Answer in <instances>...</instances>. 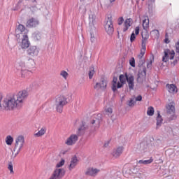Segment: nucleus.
Wrapping results in <instances>:
<instances>
[{
	"label": "nucleus",
	"instance_id": "obj_1",
	"mask_svg": "<svg viewBox=\"0 0 179 179\" xmlns=\"http://www.w3.org/2000/svg\"><path fill=\"white\" fill-rule=\"evenodd\" d=\"M27 97H29V92L27 90L20 91L17 94L6 98L3 101V107L6 111H13L15 108L20 110Z\"/></svg>",
	"mask_w": 179,
	"mask_h": 179
},
{
	"label": "nucleus",
	"instance_id": "obj_2",
	"mask_svg": "<svg viewBox=\"0 0 179 179\" xmlns=\"http://www.w3.org/2000/svg\"><path fill=\"white\" fill-rule=\"evenodd\" d=\"M68 104V99L64 95H58L55 97V106L57 113H62L64 106Z\"/></svg>",
	"mask_w": 179,
	"mask_h": 179
},
{
	"label": "nucleus",
	"instance_id": "obj_3",
	"mask_svg": "<svg viewBox=\"0 0 179 179\" xmlns=\"http://www.w3.org/2000/svg\"><path fill=\"white\" fill-rule=\"evenodd\" d=\"M94 23H96V16L93 14L89 16V27L90 31V41L92 43H96V38L94 37V33H96V27H94Z\"/></svg>",
	"mask_w": 179,
	"mask_h": 179
},
{
	"label": "nucleus",
	"instance_id": "obj_4",
	"mask_svg": "<svg viewBox=\"0 0 179 179\" xmlns=\"http://www.w3.org/2000/svg\"><path fill=\"white\" fill-rule=\"evenodd\" d=\"M104 26L106 33L111 36L114 33V25L113 24V17L111 15L106 19Z\"/></svg>",
	"mask_w": 179,
	"mask_h": 179
},
{
	"label": "nucleus",
	"instance_id": "obj_5",
	"mask_svg": "<svg viewBox=\"0 0 179 179\" xmlns=\"http://www.w3.org/2000/svg\"><path fill=\"white\" fill-rule=\"evenodd\" d=\"M23 146H24V136L22 135L18 136L15 139V144L13 151L16 152L17 149V153H20Z\"/></svg>",
	"mask_w": 179,
	"mask_h": 179
},
{
	"label": "nucleus",
	"instance_id": "obj_6",
	"mask_svg": "<svg viewBox=\"0 0 179 179\" xmlns=\"http://www.w3.org/2000/svg\"><path fill=\"white\" fill-rule=\"evenodd\" d=\"M96 117H94L91 122L92 131H96V129L100 128V122L102 121L101 114H98Z\"/></svg>",
	"mask_w": 179,
	"mask_h": 179
},
{
	"label": "nucleus",
	"instance_id": "obj_7",
	"mask_svg": "<svg viewBox=\"0 0 179 179\" xmlns=\"http://www.w3.org/2000/svg\"><path fill=\"white\" fill-rule=\"evenodd\" d=\"M164 55L162 57L163 62H167L169 59H174L176 52L174 50L170 51V50L166 49L164 52Z\"/></svg>",
	"mask_w": 179,
	"mask_h": 179
},
{
	"label": "nucleus",
	"instance_id": "obj_8",
	"mask_svg": "<svg viewBox=\"0 0 179 179\" xmlns=\"http://www.w3.org/2000/svg\"><path fill=\"white\" fill-rule=\"evenodd\" d=\"M125 76L129 90H134V87H135V77L132 74H128L127 73H125Z\"/></svg>",
	"mask_w": 179,
	"mask_h": 179
},
{
	"label": "nucleus",
	"instance_id": "obj_9",
	"mask_svg": "<svg viewBox=\"0 0 179 179\" xmlns=\"http://www.w3.org/2000/svg\"><path fill=\"white\" fill-rule=\"evenodd\" d=\"M145 79H146V67H142L138 69L137 82L138 83H143Z\"/></svg>",
	"mask_w": 179,
	"mask_h": 179
},
{
	"label": "nucleus",
	"instance_id": "obj_10",
	"mask_svg": "<svg viewBox=\"0 0 179 179\" xmlns=\"http://www.w3.org/2000/svg\"><path fill=\"white\" fill-rule=\"evenodd\" d=\"M39 50L37 48V46H29L27 50V55H29L31 58H34L38 55Z\"/></svg>",
	"mask_w": 179,
	"mask_h": 179
},
{
	"label": "nucleus",
	"instance_id": "obj_11",
	"mask_svg": "<svg viewBox=\"0 0 179 179\" xmlns=\"http://www.w3.org/2000/svg\"><path fill=\"white\" fill-rule=\"evenodd\" d=\"M124 174H129V176H137L139 177L141 176V173H139V169L136 167H131L128 169H124L123 170Z\"/></svg>",
	"mask_w": 179,
	"mask_h": 179
},
{
	"label": "nucleus",
	"instance_id": "obj_12",
	"mask_svg": "<svg viewBox=\"0 0 179 179\" xmlns=\"http://www.w3.org/2000/svg\"><path fill=\"white\" fill-rule=\"evenodd\" d=\"M20 47H21L22 50L29 48V47H30V41H29V36H27V34L23 35Z\"/></svg>",
	"mask_w": 179,
	"mask_h": 179
},
{
	"label": "nucleus",
	"instance_id": "obj_13",
	"mask_svg": "<svg viewBox=\"0 0 179 179\" xmlns=\"http://www.w3.org/2000/svg\"><path fill=\"white\" fill-rule=\"evenodd\" d=\"M166 110L168 114H172V115L169 117V121H173V120H176V115H174L176 108L174 107V106H173V104H171V103L166 106Z\"/></svg>",
	"mask_w": 179,
	"mask_h": 179
},
{
	"label": "nucleus",
	"instance_id": "obj_14",
	"mask_svg": "<svg viewBox=\"0 0 179 179\" xmlns=\"http://www.w3.org/2000/svg\"><path fill=\"white\" fill-rule=\"evenodd\" d=\"M78 142V135L72 134L67 138L65 143L68 145V146H72V145H75Z\"/></svg>",
	"mask_w": 179,
	"mask_h": 179
},
{
	"label": "nucleus",
	"instance_id": "obj_15",
	"mask_svg": "<svg viewBox=\"0 0 179 179\" xmlns=\"http://www.w3.org/2000/svg\"><path fill=\"white\" fill-rule=\"evenodd\" d=\"M106 87H107V80L103 78H101L100 83H96L94 87V89H101V90H104Z\"/></svg>",
	"mask_w": 179,
	"mask_h": 179
},
{
	"label": "nucleus",
	"instance_id": "obj_16",
	"mask_svg": "<svg viewBox=\"0 0 179 179\" xmlns=\"http://www.w3.org/2000/svg\"><path fill=\"white\" fill-rule=\"evenodd\" d=\"M100 169L94 168H88L85 172V176H90L91 177H96L97 173H99Z\"/></svg>",
	"mask_w": 179,
	"mask_h": 179
},
{
	"label": "nucleus",
	"instance_id": "obj_17",
	"mask_svg": "<svg viewBox=\"0 0 179 179\" xmlns=\"http://www.w3.org/2000/svg\"><path fill=\"white\" fill-rule=\"evenodd\" d=\"M16 33H18V34H21L22 37L24 36V34H27V29H26V27L23 24H19L15 29Z\"/></svg>",
	"mask_w": 179,
	"mask_h": 179
},
{
	"label": "nucleus",
	"instance_id": "obj_18",
	"mask_svg": "<svg viewBox=\"0 0 179 179\" xmlns=\"http://www.w3.org/2000/svg\"><path fill=\"white\" fill-rule=\"evenodd\" d=\"M79 162V159H78V157L76 155H74L72 157L70 164L69 166V169L73 170V169H75L76 166H78V163Z\"/></svg>",
	"mask_w": 179,
	"mask_h": 179
},
{
	"label": "nucleus",
	"instance_id": "obj_19",
	"mask_svg": "<svg viewBox=\"0 0 179 179\" xmlns=\"http://www.w3.org/2000/svg\"><path fill=\"white\" fill-rule=\"evenodd\" d=\"M38 24H39L38 20L34 18H31L27 22L26 27H29V28L36 27V26H38Z\"/></svg>",
	"mask_w": 179,
	"mask_h": 179
},
{
	"label": "nucleus",
	"instance_id": "obj_20",
	"mask_svg": "<svg viewBox=\"0 0 179 179\" xmlns=\"http://www.w3.org/2000/svg\"><path fill=\"white\" fill-rule=\"evenodd\" d=\"M142 47H146V41L149 39V34L148 31L142 32Z\"/></svg>",
	"mask_w": 179,
	"mask_h": 179
},
{
	"label": "nucleus",
	"instance_id": "obj_21",
	"mask_svg": "<svg viewBox=\"0 0 179 179\" xmlns=\"http://www.w3.org/2000/svg\"><path fill=\"white\" fill-rule=\"evenodd\" d=\"M123 150H124L123 147H119L117 149L114 150L112 153L113 157H120V156L122 155Z\"/></svg>",
	"mask_w": 179,
	"mask_h": 179
},
{
	"label": "nucleus",
	"instance_id": "obj_22",
	"mask_svg": "<svg viewBox=\"0 0 179 179\" xmlns=\"http://www.w3.org/2000/svg\"><path fill=\"white\" fill-rule=\"evenodd\" d=\"M166 88L168 89V92L169 93H177V87H176V85H174V84H167L166 85Z\"/></svg>",
	"mask_w": 179,
	"mask_h": 179
},
{
	"label": "nucleus",
	"instance_id": "obj_23",
	"mask_svg": "<svg viewBox=\"0 0 179 179\" xmlns=\"http://www.w3.org/2000/svg\"><path fill=\"white\" fill-rule=\"evenodd\" d=\"M85 131H86L85 124V122H82L81 126L78 129L77 135H78V136L83 135V134H85Z\"/></svg>",
	"mask_w": 179,
	"mask_h": 179
},
{
	"label": "nucleus",
	"instance_id": "obj_24",
	"mask_svg": "<svg viewBox=\"0 0 179 179\" xmlns=\"http://www.w3.org/2000/svg\"><path fill=\"white\" fill-rule=\"evenodd\" d=\"M131 22H132V19L131 18H127L125 21H124V27L123 28V31L125 32L127 31V30H128V29H129V27H131Z\"/></svg>",
	"mask_w": 179,
	"mask_h": 179
},
{
	"label": "nucleus",
	"instance_id": "obj_25",
	"mask_svg": "<svg viewBox=\"0 0 179 179\" xmlns=\"http://www.w3.org/2000/svg\"><path fill=\"white\" fill-rule=\"evenodd\" d=\"M27 66L29 68V69H31L32 68H34L36 66V62H34V59H28L27 62Z\"/></svg>",
	"mask_w": 179,
	"mask_h": 179
},
{
	"label": "nucleus",
	"instance_id": "obj_26",
	"mask_svg": "<svg viewBox=\"0 0 179 179\" xmlns=\"http://www.w3.org/2000/svg\"><path fill=\"white\" fill-rule=\"evenodd\" d=\"M47 132V129L45 127H43L41 130H39L37 133L34 134V136H37V138H40V136H43Z\"/></svg>",
	"mask_w": 179,
	"mask_h": 179
},
{
	"label": "nucleus",
	"instance_id": "obj_27",
	"mask_svg": "<svg viewBox=\"0 0 179 179\" xmlns=\"http://www.w3.org/2000/svg\"><path fill=\"white\" fill-rule=\"evenodd\" d=\"M157 127H160L163 123V118H162V115H160V111L157 110Z\"/></svg>",
	"mask_w": 179,
	"mask_h": 179
},
{
	"label": "nucleus",
	"instance_id": "obj_28",
	"mask_svg": "<svg viewBox=\"0 0 179 179\" xmlns=\"http://www.w3.org/2000/svg\"><path fill=\"white\" fill-rule=\"evenodd\" d=\"M32 37L35 41H40V40H41V34L36 31L32 34Z\"/></svg>",
	"mask_w": 179,
	"mask_h": 179
},
{
	"label": "nucleus",
	"instance_id": "obj_29",
	"mask_svg": "<svg viewBox=\"0 0 179 179\" xmlns=\"http://www.w3.org/2000/svg\"><path fill=\"white\" fill-rule=\"evenodd\" d=\"M150 163H153V158L150 157L148 160H139L138 164H150Z\"/></svg>",
	"mask_w": 179,
	"mask_h": 179
},
{
	"label": "nucleus",
	"instance_id": "obj_30",
	"mask_svg": "<svg viewBox=\"0 0 179 179\" xmlns=\"http://www.w3.org/2000/svg\"><path fill=\"white\" fill-rule=\"evenodd\" d=\"M118 80V78L117 77H113V87H112V90L113 92H117V82Z\"/></svg>",
	"mask_w": 179,
	"mask_h": 179
},
{
	"label": "nucleus",
	"instance_id": "obj_31",
	"mask_svg": "<svg viewBox=\"0 0 179 179\" xmlns=\"http://www.w3.org/2000/svg\"><path fill=\"white\" fill-rule=\"evenodd\" d=\"M142 50H141V52L139 55H138V59H143V55H145V52H146V47H142Z\"/></svg>",
	"mask_w": 179,
	"mask_h": 179
},
{
	"label": "nucleus",
	"instance_id": "obj_32",
	"mask_svg": "<svg viewBox=\"0 0 179 179\" xmlns=\"http://www.w3.org/2000/svg\"><path fill=\"white\" fill-rule=\"evenodd\" d=\"M94 66H92L90 68L89 72H88V75H89V78L90 79H93V75H94Z\"/></svg>",
	"mask_w": 179,
	"mask_h": 179
},
{
	"label": "nucleus",
	"instance_id": "obj_33",
	"mask_svg": "<svg viewBox=\"0 0 179 179\" xmlns=\"http://www.w3.org/2000/svg\"><path fill=\"white\" fill-rule=\"evenodd\" d=\"M147 114L150 117H152V115H154V114H155V108H153V106L148 107V110H147Z\"/></svg>",
	"mask_w": 179,
	"mask_h": 179
},
{
	"label": "nucleus",
	"instance_id": "obj_34",
	"mask_svg": "<svg viewBox=\"0 0 179 179\" xmlns=\"http://www.w3.org/2000/svg\"><path fill=\"white\" fill-rule=\"evenodd\" d=\"M146 62V61L145 60V59H138V66L139 69H142V68H146L145 66H143V64Z\"/></svg>",
	"mask_w": 179,
	"mask_h": 179
},
{
	"label": "nucleus",
	"instance_id": "obj_35",
	"mask_svg": "<svg viewBox=\"0 0 179 179\" xmlns=\"http://www.w3.org/2000/svg\"><path fill=\"white\" fill-rule=\"evenodd\" d=\"M119 80L120 83H122V85H124V83L127 82V77L125 76V73L124 74H121L119 77Z\"/></svg>",
	"mask_w": 179,
	"mask_h": 179
},
{
	"label": "nucleus",
	"instance_id": "obj_36",
	"mask_svg": "<svg viewBox=\"0 0 179 179\" xmlns=\"http://www.w3.org/2000/svg\"><path fill=\"white\" fill-rule=\"evenodd\" d=\"M8 169L9 170L10 174H14L15 171H13V164L11 161L8 162Z\"/></svg>",
	"mask_w": 179,
	"mask_h": 179
},
{
	"label": "nucleus",
	"instance_id": "obj_37",
	"mask_svg": "<svg viewBox=\"0 0 179 179\" xmlns=\"http://www.w3.org/2000/svg\"><path fill=\"white\" fill-rule=\"evenodd\" d=\"M143 27L144 30H148L149 29V19L144 20L143 21Z\"/></svg>",
	"mask_w": 179,
	"mask_h": 179
},
{
	"label": "nucleus",
	"instance_id": "obj_38",
	"mask_svg": "<svg viewBox=\"0 0 179 179\" xmlns=\"http://www.w3.org/2000/svg\"><path fill=\"white\" fill-rule=\"evenodd\" d=\"M6 143L7 145H10L13 143V137H11L10 136H8L6 138Z\"/></svg>",
	"mask_w": 179,
	"mask_h": 179
},
{
	"label": "nucleus",
	"instance_id": "obj_39",
	"mask_svg": "<svg viewBox=\"0 0 179 179\" xmlns=\"http://www.w3.org/2000/svg\"><path fill=\"white\" fill-rule=\"evenodd\" d=\"M69 73L68 72H66V71H62L60 72V76H62V78H64V79H67L68 78V76H69Z\"/></svg>",
	"mask_w": 179,
	"mask_h": 179
},
{
	"label": "nucleus",
	"instance_id": "obj_40",
	"mask_svg": "<svg viewBox=\"0 0 179 179\" xmlns=\"http://www.w3.org/2000/svg\"><path fill=\"white\" fill-rule=\"evenodd\" d=\"M134 100V99H131L129 101L127 102V106H129V107H134L136 103Z\"/></svg>",
	"mask_w": 179,
	"mask_h": 179
},
{
	"label": "nucleus",
	"instance_id": "obj_41",
	"mask_svg": "<svg viewBox=\"0 0 179 179\" xmlns=\"http://www.w3.org/2000/svg\"><path fill=\"white\" fill-rule=\"evenodd\" d=\"M105 113L107 115H111V114H113V108L110 107L106 108Z\"/></svg>",
	"mask_w": 179,
	"mask_h": 179
},
{
	"label": "nucleus",
	"instance_id": "obj_42",
	"mask_svg": "<svg viewBox=\"0 0 179 179\" xmlns=\"http://www.w3.org/2000/svg\"><path fill=\"white\" fill-rule=\"evenodd\" d=\"M65 164V159H62L61 162L57 164L56 167L57 169H59V167H62Z\"/></svg>",
	"mask_w": 179,
	"mask_h": 179
},
{
	"label": "nucleus",
	"instance_id": "obj_43",
	"mask_svg": "<svg viewBox=\"0 0 179 179\" xmlns=\"http://www.w3.org/2000/svg\"><path fill=\"white\" fill-rule=\"evenodd\" d=\"M27 73H29V70H24L23 69H21L22 78H24L26 76Z\"/></svg>",
	"mask_w": 179,
	"mask_h": 179
},
{
	"label": "nucleus",
	"instance_id": "obj_44",
	"mask_svg": "<svg viewBox=\"0 0 179 179\" xmlns=\"http://www.w3.org/2000/svg\"><path fill=\"white\" fill-rule=\"evenodd\" d=\"M80 12H81V13H86V7L83 5L80 6Z\"/></svg>",
	"mask_w": 179,
	"mask_h": 179
},
{
	"label": "nucleus",
	"instance_id": "obj_45",
	"mask_svg": "<svg viewBox=\"0 0 179 179\" xmlns=\"http://www.w3.org/2000/svg\"><path fill=\"white\" fill-rule=\"evenodd\" d=\"M135 38H136V36H135V33L133 32L131 34V36H130V41H131V43H134V41H135Z\"/></svg>",
	"mask_w": 179,
	"mask_h": 179
},
{
	"label": "nucleus",
	"instance_id": "obj_46",
	"mask_svg": "<svg viewBox=\"0 0 179 179\" xmlns=\"http://www.w3.org/2000/svg\"><path fill=\"white\" fill-rule=\"evenodd\" d=\"M129 64H130L131 66H132L133 68H135V58L132 57L129 60Z\"/></svg>",
	"mask_w": 179,
	"mask_h": 179
},
{
	"label": "nucleus",
	"instance_id": "obj_47",
	"mask_svg": "<svg viewBox=\"0 0 179 179\" xmlns=\"http://www.w3.org/2000/svg\"><path fill=\"white\" fill-rule=\"evenodd\" d=\"M111 142V139H109L106 141H105L103 144V148H108V145H110V143Z\"/></svg>",
	"mask_w": 179,
	"mask_h": 179
},
{
	"label": "nucleus",
	"instance_id": "obj_48",
	"mask_svg": "<svg viewBox=\"0 0 179 179\" xmlns=\"http://www.w3.org/2000/svg\"><path fill=\"white\" fill-rule=\"evenodd\" d=\"M122 23H124V17H120L118 19V24H119V26H121V24H122Z\"/></svg>",
	"mask_w": 179,
	"mask_h": 179
},
{
	"label": "nucleus",
	"instance_id": "obj_49",
	"mask_svg": "<svg viewBox=\"0 0 179 179\" xmlns=\"http://www.w3.org/2000/svg\"><path fill=\"white\" fill-rule=\"evenodd\" d=\"M164 43L166 44H169V43H170V41L169 40V35L167 34V33L166 34V38L164 39Z\"/></svg>",
	"mask_w": 179,
	"mask_h": 179
},
{
	"label": "nucleus",
	"instance_id": "obj_50",
	"mask_svg": "<svg viewBox=\"0 0 179 179\" xmlns=\"http://www.w3.org/2000/svg\"><path fill=\"white\" fill-rule=\"evenodd\" d=\"M135 101H142V95H138L135 99Z\"/></svg>",
	"mask_w": 179,
	"mask_h": 179
},
{
	"label": "nucleus",
	"instance_id": "obj_51",
	"mask_svg": "<svg viewBox=\"0 0 179 179\" xmlns=\"http://www.w3.org/2000/svg\"><path fill=\"white\" fill-rule=\"evenodd\" d=\"M143 146H145V148H143V150H145L146 148H148V144H146V143H141V148H143Z\"/></svg>",
	"mask_w": 179,
	"mask_h": 179
},
{
	"label": "nucleus",
	"instance_id": "obj_52",
	"mask_svg": "<svg viewBox=\"0 0 179 179\" xmlns=\"http://www.w3.org/2000/svg\"><path fill=\"white\" fill-rule=\"evenodd\" d=\"M124 84L120 83V82L117 83L116 85V89H121V87L123 86Z\"/></svg>",
	"mask_w": 179,
	"mask_h": 179
},
{
	"label": "nucleus",
	"instance_id": "obj_53",
	"mask_svg": "<svg viewBox=\"0 0 179 179\" xmlns=\"http://www.w3.org/2000/svg\"><path fill=\"white\" fill-rule=\"evenodd\" d=\"M176 52L179 54V41L176 44Z\"/></svg>",
	"mask_w": 179,
	"mask_h": 179
},
{
	"label": "nucleus",
	"instance_id": "obj_54",
	"mask_svg": "<svg viewBox=\"0 0 179 179\" xmlns=\"http://www.w3.org/2000/svg\"><path fill=\"white\" fill-rule=\"evenodd\" d=\"M135 34L138 36L139 34V27H136L135 29Z\"/></svg>",
	"mask_w": 179,
	"mask_h": 179
},
{
	"label": "nucleus",
	"instance_id": "obj_55",
	"mask_svg": "<svg viewBox=\"0 0 179 179\" xmlns=\"http://www.w3.org/2000/svg\"><path fill=\"white\" fill-rule=\"evenodd\" d=\"M179 61V57H178V59H175L173 61V62L172 63L173 64V66H176L177 64V63Z\"/></svg>",
	"mask_w": 179,
	"mask_h": 179
},
{
	"label": "nucleus",
	"instance_id": "obj_56",
	"mask_svg": "<svg viewBox=\"0 0 179 179\" xmlns=\"http://www.w3.org/2000/svg\"><path fill=\"white\" fill-rule=\"evenodd\" d=\"M15 151H17V152L15 154L14 157H16V156H17V155H19V152H17V149Z\"/></svg>",
	"mask_w": 179,
	"mask_h": 179
},
{
	"label": "nucleus",
	"instance_id": "obj_57",
	"mask_svg": "<svg viewBox=\"0 0 179 179\" xmlns=\"http://www.w3.org/2000/svg\"><path fill=\"white\" fill-rule=\"evenodd\" d=\"M110 3H113V2H115V0H110Z\"/></svg>",
	"mask_w": 179,
	"mask_h": 179
},
{
	"label": "nucleus",
	"instance_id": "obj_58",
	"mask_svg": "<svg viewBox=\"0 0 179 179\" xmlns=\"http://www.w3.org/2000/svg\"><path fill=\"white\" fill-rule=\"evenodd\" d=\"M1 101H2V96L0 95V103H1Z\"/></svg>",
	"mask_w": 179,
	"mask_h": 179
},
{
	"label": "nucleus",
	"instance_id": "obj_59",
	"mask_svg": "<svg viewBox=\"0 0 179 179\" xmlns=\"http://www.w3.org/2000/svg\"><path fill=\"white\" fill-rule=\"evenodd\" d=\"M150 2H152V3H155V0H150Z\"/></svg>",
	"mask_w": 179,
	"mask_h": 179
},
{
	"label": "nucleus",
	"instance_id": "obj_60",
	"mask_svg": "<svg viewBox=\"0 0 179 179\" xmlns=\"http://www.w3.org/2000/svg\"><path fill=\"white\" fill-rule=\"evenodd\" d=\"M2 110V105L0 103V111Z\"/></svg>",
	"mask_w": 179,
	"mask_h": 179
},
{
	"label": "nucleus",
	"instance_id": "obj_61",
	"mask_svg": "<svg viewBox=\"0 0 179 179\" xmlns=\"http://www.w3.org/2000/svg\"><path fill=\"white\" fill-rule=\"evenodd\" d=\"M17 5H20V1L18 2Z\"/></svg>",
	"mask_w": 179,
	"mask_h": 179
},
{
	"label": "nucleus",
	"instance_id": "obj_62",
	"mask_svg": "<svg viewBox=\"0 0 179 179\" xmlns=\"http://www.w3.org/2000/svg\"><path fill=\"white\" fill-rule=\"evenodd\" d=\"M178 59V57H176V59Z\"/></svg>",
	"mask_w": 179,
	"mask_h": 179
},
{
	"label": "nucleus",
	"instance_id": "obj_63",
	"mask_svg": "<svg viewBox=\"0 0 179 179\" xmlns=\"http://www.w3.org/2000/svg\"><path fill=\"white\" fill-rule=\"evenodd\" d=\"M80 1H83V0H80Z\"/></svg>",
	"mask_w": 179,
	"mask_h": 179
},
{
	"label": "nucleus",
	"instance_id": "obj_64",
	"mask_svg": "<svg viewBox=\"0 0 179 179\" xmlns=\"http://www.w3.org/2000/svg\"><path fill=\"white\" fill-rule=\"evenodd\" d=\"M142 1H145V0H142Z\"/></svg>",
	"mask_w": 179,
	"mask_h": 179
}]
</instances>
